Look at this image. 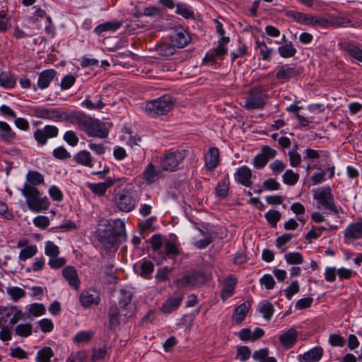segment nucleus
<instances>
[{
	"mask_svg": "<svg viewBox=\"0 0 362 362\" xmlns=\"http://www.w3.org/2000/svg\"><path fill=\"white\" fill-rule=\"evenodd\" d=\"M191 37L189 34L184 29L176 30L171 37L172 43L177 48L186 47L190 42Z\"/></svg>",
	"mask_w": 362,
	"mask_h": 362,
	"instance_id": "obj_17",
	"label": "nucleus"
},
{
	"mask_svg": "<svg viewBox=\"0 0 362 362\" xmlns=\"http://www.w3.org/2000/svg\"><path fill=\"white\" fill-rule=\"evenodd\" d=\"M122 25L121 21H107L97 25L94 29V33L98 35H101L103 33L106 31H115L120 28Z\"/></svg>",
	"mask_w": 362,
	"mask_h": 362,
	"instance_id": "obj_28",
	"label": "nucleus"
},
{
	"mask_svg": "<svg viewBox=\"0 0 362 362\" xmlns=\"http://www.w3.org/2000/svg\"><path fill=\"white\" fill-rule=\"evenodd\" d=\"M80 302L84 308H89L92 305H98L100 303V298L98 293L93 291H83L80 295Z\"/></svg>",
	"mask_w": 362,
	"mask_h": 362,
	"instance_id": "obj_21",
	"label": "nucleus"
},
{
	"mask_svg": "<svg viewBox=\"0 0 362 362\" xmlns=\"http://www.w3.org/2000/svg\"><path fill=\"white\" fill-rule=\"evenodd\" d=\"M119 308L116 304H113L110 306L108 311V326L112 330H115L119 327Z\"/></svg>",
	"mask_w": 362,
	"mask_h": 362,
	"instance_id": "obj_26",
	"label": "nucleus"
},
{
	"mask_svg": "<svg viewBox=\"0 0 362 362\" xmlns=\"http://www.w3.org/2000/svg\"><path fill=\"white\" fill-rule=\"evenodd\" d=\"M54 356V352L51 347L45 346L38 351L35 361L36 362H51Z\"/></svg>",
	"mask_w": 362,
	"mask_h": 362,
	"instance_id": "obj_36",
	"label": "nucleus"
},
{
	"mask_svg": "<svg viewBox=\"0 0 362 362\" xmlns=\"http://www.w3.org/2000/svg\"><path fill=\"white\" fill-rule=\"evenodd\" d=\"M139 274L144 279H149L154 270V265L150 261H145L140 265Z\"/></svg>",
	"mask_w": 362,
	"mask_h": 362,
	"instance_id": "obj_44",
	"label": "nucleus"
},
{
	"mask_svg": "<svg viewBox=\"0 0 362 362\" xmlns=\"http://www.w3.org/2000/svg\"><path fill=\"white\" fill-rule=\"evenodd\" d=\"M58 134L59 129L56 126L45 125L43 128L37 129L33 136L39 145L44 146L49 139L57 137Z\"/></svg>",
	"mask_w": 362,
	"mask_h": 362,
	"instance_id": "obj_10",
	"label": "nucleus"
},
{
	"mask_svg": "<svg viewBox=\"0 0 362 362\" xmlns=\"http://www.w3.org/2000/svg\"><path fill=\"white\" fill-rule=\"evenodd\" d=\"M313 199L316 200L317 204L322 206L325 209L329 210L334 214L339 213V210L335 205L334 195L329 186H323L318 187L313 191Z\"/></svg>",
	"mask_w": 362,
	"mask_h": 362,
	"instance_id": "obj_6",
	"label": "nucleus"
},
{
	"mask_svg": "<svg viewBox=\"0 0 362 362\" xmlns=\"http://www.w3.org/2000/svg\"><path fill=\"white\" fill-rule=\"evenodd\" d=\"M108 230L117 238L119 241H125L127 235L125 230L124 221L117 218L113 221L112 225H110Z\"/></svg>",
	"mask_w": 362,
	"mask_h": 362,
	"instance_id": "obj_18",
	"label": "nucleus"
},
{
	"mask_svg": "<svg viewBox=\"0 0 362 362\" xmlns=\"http://www.w3.org/2000/svg\"><path fill=\"white\" fill-rule=\"evenodd\" d=\"M62 275L71 288L76 290L79 288L80 280L76 269L74 267H64L62 270Z\"/></svg>",
	"mask_w": 362,
	"mask_h": 362,
	"instance_id": "obj_16",
	"label": "nucleus"
},
{
	"mask_svg": "<svg viewBox=\"0 0 362 362\" xmlns=\"http://www.w3.org/2000/svg\"><path fill=\"white\" fill-rule=\"evenodd\" d=\"M285 259L288 264H300L303 262V257L300 252H288L285 255Z\"/></svg>",
	"mask_w": 362,
	"mask_h": 362,
	"instance_id": "obj_48",
	"label": "nucleus"
},
{
	"mask_svg": "<svg viewBox=\"0 0 362 362\" xmlns=\"http://www.w3.org/2000/svg\"><path fill=\"white\" fill-rule=\"evenodd\" d=\"M256 48L259 50V54L261 56V59L264 61H270L271 60V53L272 52V48H269L264 41L259 42L256 40Z\"/></svg>",
	"mask_w": 362,
	"mask_h": 362,
	"instance_id": "obj_40",
	"label": "nucleus"
},
{
	"mask_svg": "<svg viewBox=\"0 0 362 362\" xmlns=\"http://www.w3.org/2000/svg\"><path fill=\"white\" fill-rule=\"evenodd\" d=\"M323 354V350L321 347H315L305 352L301 357L303 362H317L320 361Z\"/></svg>",
	"mask_w": 362,
	"mask_h": 362,
	"instance_id": "obj_31",
	"label": "nucleus"
},
{
	"mask_svg": "<svg viewBox=\"0 0 362 362\" xmlns=\"http://www.w3.org/2000/svg\"><path fill=\"white\" fill-rule=\"evenodd\" d=\"M88 187L89 189L94 193L95 194H97L98 196H103L105 195L107 189L105 188V185L102 182L99 183H90L88 185Z\"/></svg>",
	"mask_w": 362,
	"mask_h": 362,
	"instance_id": "obj_61",
	"label": "nucleus"
},
{
	"mask_svg": "<svg viewBox=\"0 0 362 362\" xmlns=\"http://www.w3.org/2000/svg\"><path fill=\"white\" fill-rule=\"evenodd\" d=\"M6 293L13 302H18L21 298L25 296V291L18 286H10L6 288Z\"/></svg>",
	"mask_w": 362,
	"mask_h": 362,
	"instance_id": "obj_38",
	"label": "nucleus"
},
{
	"mask_svg": "<svg viewBox=\"0 0 362 362\" xmlns=\"http://www.w3.org/2000/svg\"><path fill=\"white\" fill-rule=\"evenodd\" d=\"M98 239L105 249L113 247L119 241L108 228L98 230Z\"/></svg>",
	"mask_w": 362,
	"mask_h": 362,
	"instance_id": "obj_12",
	"label": "nucleus"
},
{
	"mask_svg": "<svg viewBox=\"0 0 362 362\" xmlns=\"http://www.w3.org/2000/svg\"><path fill=\"white\" fill-rule=\"evenodd\" d=\"M296 22L307 25H310L313 20V15L305 14L300 12H291L289 15Z\"/></svg>",
	"mask_w": 362,
	"mask_h": 362,
	"instance_id": "obj_42",
	"label": "nucleus"
},
{
	"mask_svg": "<svg viewBox=\"0 0 362 362\" xmlns=\"http://www.w3.org/2000/svg\"><path fill=\"white\" fill-rule=\"evenodd\" d=\"M212 232H209L204 239L195 241L194 243V247L198 249L206 248L209 245H210L214 241V237L212 236Z\"/></svg>",
	"mask_w": 362,
	"mask_h": 362,
	"instance_id": "obj_58",
	"label": "nucleus"
},
{
	"mask_svg": "<svg viewBox=\"0 0 362 362\" xmlns=\"http://www.w3.org/2000/svg\"><path fill=\"white\" fill-rule=\"evenodd\" d=\"M37 252V248L36 245L27 246L21 250L18 258L21 261H25L27 259L35 255Z\"/></svg>",
	"mask_w": 362,
	"mask_h": 362,
	"instance_id": "obj_45",
	"label": "nucleus"
},
{
	"mask_svg": "<svg viewBox=\"0 0 362 362\" xmlns=\"http://www.w3.org/2000/svg\"><path fill=\"white\" fill-rule=\"evenodd\" d=\"M187 154V151L185 149L171 148L165 151L159 159L161 169L170 172L177 170Z\"/></svg>",
	"mask_w": 362,
	"mask_h": 362,
	"instance_id": "obj_4",
	"label": "nucleus"
},
{
	"mask_svg": "<svg viewBox=\"0 0 362 362\" xmlns=\"http://www.w3.org/2000/svg\"><path fill=\"white\" fill-rule=\"evenodd\" d=\"M339 46L350 57L362 63V49L357 45L349 42H344L340 43Z\"/></svg>",
	"mask_w": 362,
	"mask_h": 362,
	"instance_id": "obj_23",
	"label": "nucleus"
},
{
	"mask_svg": "<svg viewBox=\"0 0 362 362\" xmlns=\"http://www.w3.org/2000/svg\"><path fill=\"white\" fill-rule=\"evenodd\" d=\"M286 167V164L280 160H276L269 164V168L275 175H279L282 173L285 170Z\"/></svg>",
	"mask_w": 362,
	"mask_h": 362,
	"instance_id": "obj_64",
	"label": "nucleus"
},
{
	"mask_svg": "<svg viewBox=\"0 0 362 362\" xmlns=\"http://www.w3.org/2000/svg\"><path fill=\"white\" fill-rule=\"evenodd\" d=\"M94 101L91 100L90 96L86 97V98L81 103V105L88 110H101L105 104L103 102V97L101 95H97L94 97Z\"/></svg>",
	"mask_w": 362,
	"mask_h": 362,
	"instance_id": "obj_29",
	"label": "nucleus"
},
{
	"mask_svg": "<svg viewBox=\"0 0 362 362\" xmlns=\"http://www.w3.org/2000/svg\"><path fill=\"white\" fill-rule=\"evenodd\" d=\"M219 163V151L216 147H211L204 156L205 167L209 171H213Z\"/></svg>",
	"mask_w": 362,
	"mask_h": 362,
	"instance_id": "obj_15",
	"label": "nucleus"
},
{
	"mask_svg": "<svg viewBox=\"0 0 362 362\" xmlns=\"http://www.w3.org/2000/svg\"><path fill=\"white\" fill-rule=\"evenodd\" d=\"M64 140L71 146L74 147L77 146L79 139L76 133L72 130L66 131L63 136Z\"/></svg>",
	"mask_w": 362,
	"mask_h": 362,
	"instance_id": "obj_54",
	"label": "nucleus"
},
{
	"mask_svg": "<svg viewBox=\"0 0 362 362\" xmlns=\"http://www.w3.org/2000/svg\"><path fill=\"white\" fill-rule=\"evenodd\" d=\"M115 203L119 211L129 212L135 208L137 200L132 192L123 189L115 195Z\"/></svg>",
	"mask_w": 362,
	"mask_h": 362,
	"instance_id": "obj_8",
	"label": "nucleus"
},
{
	"mask_svg": "<svg viewBox=\"0 0 362 362\" xmlns=\"http://www.w3.org/2000/svg\"><path fill=\"white\" fill-rule=\"evenodd\" d=\"M300 291L299 284L297 281H293L285 290V296L288 300H291L293 295Z\"/></svg>",
	"mask_w": 362,
	"mask_h": 362,
	"instance_id": "obj_57",
	"label": "nucleus"
},
{
	"mask_svg": "<svg viewBox=\"0 0 362 362\" xmlns=\"http://www.w3.org/2000/svg\"><path fill=\"white\" fill-rule=\"evenodd\" d=\"M176 13L186 19L192 18L194 17V12L186 5L180 4H177L176 6Z\"/></svg>",
	"mask_w": 362,
	"mask_h": 362,
	"instance_id": "obj_56",
	"label": "nucleus"
},
{
	"mask_svg": "<svg viewBox=\"0 0 362 362\" xmlns=\"http://www.w3.org/2000/svg\"><path fill=\"white\" fill-rule=\"evenodd\" d=\"M268 99L267 88L262 85L255 86L247 91L243 107L248 110H262Z\"/></svg>",
	"mask_w": 362,
	"mask_h": 362,
	"instance_id": "obj_3",
	"label": "nucleus"
},
{
	"mask_svg": "<svg viewBox=\"0 0 362 362\" xmlns=\"http://www.w3.org/2000/svg\"><path fill=\"white\" fill-rule=\"evenodd\" d=\"M206 281V276L203 272H193L185 274L182 277L177 279L176 284L180 288H188L199 286Z\"/></svg>",
	"mask_w": 362,
	"mask_h": 362,
	"instance_id": "obj_9",
	"label": "nucleus"
},
{
	"mask_svg": "<svg viewBox=\"0 0 362 362\" xmlns=\"http://www.w3.org/2000/svg\"><path fill=\"white\" fill-rule=\"evenodd\" d=\"M16 80L15 76L10 71L0 72V86L11 89L15 87Z\"/></svg>",
	"mask_w": 362,
	"mask_h": 362,
	"instance_id": "obj_30",
	"label": "nucleus"
},
{
	"mask_svg": "<svg viewBox=\"0 0 362 362\" xmlns=\"http://www.w3.org/2000/svg\"><path fill=\"white\" fill-rule=\"evenodd\" d=\"M45 183L44 176L39 172L35 170H29L26 175V182L25 184L31 186H37Z\"/></svg>",
	"mask_w": 362,
	"mask_h": 362,
	"instance_id": "obj_33",
	"label": "nucleus"
},
{
	"mask_svg": "<svg viewBox=\"0 0 362 362\" xmlns=\"http://www.w3.org/2000/svg\"><path fill=\"white\" fill-rule=\"evenodd\" d=\"M45 253L51 257H57L59 254V247L52 241L46 243Z\"/></svg>",
	"mask_w": 362,
	"mask_h": 362,
	"instance_id": "obj_55",
	"label": "nucleus"
},
{
	"mask_svg": "<svg viewBox=\"0 0 362 362\" xmlns=\"http://www.w3.org/2000/svg\"><path fill=\"white\" fill-rule=\"evenodd\" d=\"M175 47L173 45L163 44L158 47L157 51L160 56L168 57L175 52Z\"/></svg>",
	"mask_w": 362,
	"mask_h": 362,
	"instance_id": "obj_47",
	"label": "nucleus"
},
{
	"mask_svg": "<svg viewBox=\"0 0 362 362\" xmlns=\"http://www.w3.org/2000/svg\"><path fill=\"white\" fill-rule=\"evenodd\" d=\"M183 296L180 294H174L170 296L162 305L160 310L164 314H169L176 310L180 305Z\"/></svg>",
	"mask_w": 362,
	"mask_h": 362,
	"instance_id": "obj_14",
	"label": "nucleus"
},
{
	"mask_svg": "<svg viewBox=\"0 0 362 362\" xmlns=\"http://www.w3.org/2000/svg\"><path fill=\"white\" fill-rule=\"evenodd\" d=\"M265 218L273 227H275L281 218V214L277 210L271 209L265 214Z\"/></svg>",
	"mask_w": 362,
	"mask_h": 362,
	"instance_id": "obj_49",
	"label": "nucleus"
},
{
	"mask_svg": "<svg viewBox=\"0 0 362 362\" xmlns=\"http://www.w3.org/2000/svg\"><path fill=\"white\" fill-rule=\"evenodd\" d=\"M300 74L296 66H289L284 65L281 66L276 73V78L280 81H288L296 77Z\"/></svg>",
	"mask_w": 362,
	"mask_h": 362,
	"instance_id": "obj_20",
	"label": "nucleus"
},
{
	"mask_svg": "<svg viewBox=\"0 0 362 362\" xmlns=\"http://www.w3.org/2000/svg\"><path fill=\"white\" fill-rule=\"evenodd\" d=\"M258 311L261 313L263 317L267 320H269L274 312L273 305L268 301H262L258 305Z\"/></svg>",
	"mask_w": 362,
	"mask_h": 362,
	"instance_id": "obj_35",
	"label": "nucleus"
},
{
	"mask_svg": "<svg viewBox=\"0 0 362 362\" xmlns=\"http://www.w3.org/2000/svg\"><path fill=\"white\" fill-rule=\"evenodd\" d=\"M259 283L264 285L268 290L273 289L275 286V281L271 274H264L260 279Z\"/></svg>",
	"mask_w": 362,
	"mask_h": 362,
	"instance_id": "obj_63",
	"label": "nucleus"
},
{
	"mask_svg": "<svg viewBox=\"0 0 362 362\" xmlns=\"http://www.w3.org/2000/svg\"><path fill=\"white\" fill-rule=\"evenodd\" d=\"M250 308V303L245 302L235 309L233 319L237 325L240 324L245 320Z\"/></svg>",
	"mask_w": 362,
	"mask_h": 362,
	"instance_id": "obj_32",
	"label": "nucleus"
},
{
	"mask_svg": "<svg viewBox=\"0 0 362 362\" xmlns=\"http://www.w3.org/2000/svg\"><path fill=\"white\" fill-rule=\"evenodd\" d=\"M15 333L21 337H28L33 333V325L30 323L19 324L15 328Z\"/></svg>",
	"mask_w": 362,
	"mask_h": 362,
	"instance_id": "obj_41",
	"label": "nucleus"
},
{
	"mask_svg": "<svg viewBox=\"0 0 362 362\" xmlns=\"http://www.w3.org/2000/svg\"><path fill=\"white\" fill-rule=\"evenodd\" d=\"M53 156L59 160H65L71 158L70 153L64 147L59 146L53 150Z\"/></svg>",
	"mask_w": 362,
	"mask_h": 362,
	"instance_id": "obj_60",
	"label": "nucleus"
},
{
	"mask_svg": "<svg viewBox=\"0 0 362 362\" xmlns=\"http://www.w3.org/2000/svg\"><path fill=\"white\" fill-rule=\"evenodd\" d=\"M164 248L165 252L163 255V259H165L166 257L173 258L180 255V250L177 245L171 241L168 240L165 243Z\"/></svg>",
	"mask_w": 362,
	"mask_h": 362,
	"instance_id": "obj_39",
	"label": "nucleus"
},
{
	"mask_svg": "<svg viewBox=\"0 0 362 362\" xmlns=\"http://www.w3.org/2000/svg\"><path fill=\"white\" fill-rule=\"evenodd\" d=\"M34 113L36 117L40 118L70 123L73 110L61 112L57 109L37 107L34 110Z\"/></svg>",
	"mask_w": 362,
	"mask_h": 362,
	"instance_id": "obj_7",
	"label": "nucleus"
},
{
	"mask_svg": "<svg viewBox=\"0 0 362 362\" xmlns=\"http://www.w3.org/2000/svg\"><path fill=\"white\" fill-rule=\"evenodd\" d=\"M93 336V332L91 331H81L75 335L74 341L77 344L88 342L91 339Z\"/></svg>",
	"mask_w": 362,
	"mask_h": 362,
	"instance_id": "obj_53",
	"label": "nucleus"
},
{
	"mask_svg": "<svg viewBox=\"0 0 362 362\" xmlns=\"http://www.w3.org/2000/svg\"><path fill=\"white\" fill-rule=\"evenodd\" d=\"M173 106V98L169 95H164L157 99L146 103L145 112L152 117L167 115Z\"/></svg>",
	"mask_w": 362,
	"mask_h": 362,
	"instance_id": "obj_5",
	"label": "nucleus"
},
{
	"mask_svg": "<svg viewBox=\"0 0 362 362\" xmlns=\"http://www.w3.org/2000/svg\"><path fill=\"white\" fill-rule=\"evenodd\" d=\"M121 297L119 300V305L122 309L127 308L129 305L132 300V294L129 291L122 289L120 291Z\"/></svg>",
	"mask_w": 362,
	"mask_h": 362,
	"instance_id": "obj_50",
	"label": "nucleus"
},
{
	"mask_svg": "<svg viewBox=\"0 0 362 362\" xmlns=\"http://www.w3.org/2000/svg\"><path fill=\"white\" fill-rule=\"evenodd\" d=\"M229 188H230L229 175H226L222 180H221L218 182V184L215 188L216 196L222 199H225L228 196Z\"/></svg>",
	"mask_w": 362,
	"mask_h": 362,
	"instance_id": "obj_25",
	"label": "nucleus"
},
{
	"mask_svg": "<svg viewBox=\"0 0 362 362\" xmlns=\"http://www.w3.org/2000/svg\"><path fill=\"white\" fill-rule=\"evenodd\" d=\"M329 343L332 346L342 347L344 346L346 341L343 337L337 334H331L329 337Z\"/></svg>",
	"mask_w": 362,
	"mask_h": 362,
	"instance_id": "obj_62",
	"label": "nucleus"
},
{
	"mask_svg": "<svg viewBox=\"0 0 362 362\" xmlns=\"http://www.w3.org/2000/svg\"><path fill=\"white\" fill-rule=\"evenodd\" d=\"M298 337V333L296 328L291 327L287 331L281 334L279 337V341L281 344L286 348L291 349L296 344Z\"/></svg>",
	"mask_w": 362,
	"mask_h": 362,
	"instance_id": "obj_13",
	"label": "nucleus"
},
{
	"mask_svg": "<svg viewBox=\"0 0 362 362\" xmlns=\"http://www.w3.org/2000/svg\"><path fill=\"white\" fill-rule=\"evenodd\" d=\"M21 193L25 197L28 209L32 211L40 212L48 209L49 199L46 197H41L40 192L36 187L24 184Z\"/></svg>",
	"mask_w": 362,
	"mask_h": 362,
	"instance_id": "obj_2",
	"label": "nucleus"
},
{
	"mask_svg": "<svg viewBox=\"0 0 362 362\" xmlns=\"http://www.w3.org/2000/svg\"><path fill=\"white\" fill-rule=\"evenodd\" d=\"M236 283V279L231 275L227 276L224 279L223 288L221 292V296L223 301H226V299L233 295Z\"/></svg>",
	"mask_w": 362,
	"mask_h": 362,
	"instance_id": "obj_19",
	"label": "nucleus"
},
{
	"mask_svg": "<svg viewBox=\"0 0 362 362\" xmlns=\"http://www.w3.org/2000/svg\"><path fill=\"white\" fill-rule=\"evenodd\" d=\"M297 144H295L292 151L288 152L290 165L292 167L298 166L301 162V156L300 153L297 152Z\"/></svg>",
	"mask_w": 362,
	"mask_h": 362,
	"instance_id": "obj_51",
	"label": "nucleus"
},
{
	"mask_svg": "<svg viewBox=\"0 0 362 362\" xmlns=\"http://www.w3.org/2000/svg\"><path fill=\"white\" fill-rule=\"evenodd\" d=\"M296 49L293 46L292 42H286L285 45L278 47V52L283 58H291L296 54Z\"/></svg>",
	"mask_w": 362,
	"mask_h": 362,
	"instance_id": "obj_37",
	"label": "nucleus"
},
{
	"mask_svg": "<svg viewBox=\"0 0 362 362\" xmlns=\"http://www.w3.org/2000/svg\"><path fill=\"white\" fill-rule=\"evenodd\" d=\"M282 178L286 185H294L299 180V175L292 170H287L283 175Z\"/></svg>",
	"mask_w": 362,
	"mask_h": 362,
	"instance_id": "obj_46",
	"label": "nucleus"
},
{
	"mask_svg": "<svg viewBox=\"0 0 362 362\" xmlns=\"http://www.w3.org/2000/svg\"><path fill=\"white\" fill-rule=\"evenodd\" d=\"M230 39L228 37H222L218 40V46L216 49H213L217 57L222 58L227 53V44L229 42Z\"/></svg>",
	"mask_w": 362,
	"mask_h": 362,
	"instance_id": "obj_43",
	"label": "nucleus"
},
{
	"mask_svg": "<svg viewBox=\"0 0 362 362\" xmlns=\"http://www.w3.org/2000/svg\"><path fill=\"white\" fill-rule=\"evenodd\" d=\"M57 75V71L54 69H46L42 71L39 74L37 80V86L40 89H45L48 88L51 81Z\"/></svg>",
	"mask_w": 362,
	"mask_h": 362,
	"instance_id": "obj_22",
	"label": "nucleus"
},
{
	"mask_svg": "<svg viewBox=\"0 0 362 362\" xmlns=\"http://www.w3.org/2000/svg\"><path fill=\"white\" fill-rule=\"evenodd\" d=\"M158 175V172L155 170V166L151 163H148L144 171V178L147 182L151 183L154 180V177Z\"/></svg>",
	"mask_w": 362,
	"mask_h": 362,
	"instance_id": "obj_52",
	"label": "nucleus"
},
{
	"mask_svg": "<svg viewBox=\"0 0 362 362\" xmlns=\"http://www.w3.org/2000/svg\"><path fill=\"white\" fill-rule=\"evenodd\" d=\"M46 309L42 303H33L30 305L29 312L34 317H39L45 313Z\"/></svg>",
	"mask_w": 362,
	"mask_h": 362,
	"instance_id": "obj_59",
	"label": "nucleus"
},
{
	"mask_svg": "<svg viewBox=\"0 0 362 362\" xmlns=\"http://www.w3.org/2000/svg\"><path fill=\"white\" fill-rule=\"evenodd\" d=\"M0 136L1 139L6 142L12 141L16 136V133L12 130L11 127L6 122L1 121Z\"/></svg>",
	"mask_w": 362,
	"mask_h": 362,
	"instance_id": "obj_34",
	"label": "nucleus"
},
{
	"mask_svg": "<svg viewBox=\"0 0 362 362\" xmlns=\"http://www.w3.org/2000/svg\"><path fill=\"white\" fill-rule=\"evenodd\" d=\"M74 160L81 165L92 168L93 167V158L89 151L82 150L76 153L73 158Z\"/></svg>",
	"mask_w": 362,
	"mask_h": 362,
	"instance_id": "obj_27",
	"label": "nucleus"
},
{
	"mask_svg": "<svg viewBox=\"0 0 362 362\" xmlns=\"http://www.w3.org/2000/svg\"><path fill=\"white\" fill-rule=\"evenodd\" d=\"M252 171L246 165L238 168L234 174L235 181L245 187H250L252 185Z\"/></svg>",
	"mask_w": 362,
	"mask_h": 362,
	"instance_id": "obj_11",
	"label": "nucleus"
},
{
	"mask_svg": "<svg viewBox=\"0 0 362 362\" xmlns=\"http://www.w3.org/2000/svg\"><path fill=\"white\" fill-rule=\"evenodd\" d=\"M70 123L77 125L88 136L105 139L108 135V130L103 122L91 117L82 111L73 110Z\"/></svg>",
	"mask_w": 362,
	"mask_h": 362,
	"instance_id": "obj_1",
	"label": "nucleus"
},
{
	"mask_svg": "<svg viewBox=\"0 0 362 362\" xmlns=\"http://www.w3.org/2000/svg\"><path fill=\"white\" fill-rule=\"evenodd\" d=\"M344 238L348 239H360L362 238V221L349 224L344 231Z\"/></svg>",
	"mask_w": 362,
	"mask_h": 362,
	"instance_id": "obj_24",
	"label": "nucleus"
}]
</instances>
